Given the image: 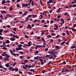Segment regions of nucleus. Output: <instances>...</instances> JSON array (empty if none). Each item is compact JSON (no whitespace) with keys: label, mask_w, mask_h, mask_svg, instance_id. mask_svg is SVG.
Masks as SVG:
<instances>
[{"label":"nucleus","mask_w":76,"mask_h":76,"mask_svg":"<svg viewBox=\"0 0 76 76\" xmlns=\"http://www.w3.org/2000/svg\"><path fill=\"white\" fill-rule=\"evenodd\" d=\"M6 2L5 1H3L1 2V4H4V3H6Z\"/></svg>","instance_id":"423d86ee"},{"label":"nucleus","mask_w":76,"mask_h":76,"mask_svg":"<svg viewBox=\"0 0 76 76\" xmlns=\"http://www.w3.org/2000/svg\"><path fill=\"white\" fill-rule=\"evenodd\" d=\"M4 50H7V49L6 48L4 47L3 48Z\"/></svg>","instance_id":"c9c22d12"},{"label":"nucleus","mask_w":76,"mask_h":76,"mask_svg":"<svg viewBox=\"0 0 76 76\" xmlns=\"http://www.w3.org/2000/svg\"><path fill=\"white\" fill-rule=\"evenodd\" d=\"M53 56H54V57H56V55L55 54H53Z\"/></svg>","instance_id":"0e129e2a"},{"label":"nucleus","mask_w":76,"mask_h":76,"mask_svg":"<svg viewBox=\"0 0 76 76\" xmlns=\"http://www.w3.org/2000/svg\"><path fill=\"white\" fill-rule=\"evenodd\" d=\"M45 20H42L41 21V22H44Z\"/></svg>","instance_id":"69168bd1"},{"label":"nucleus","mask_w":76,"mask_h":76,"mask_svg":"<svg viewBox=\"0 0 76 76\" xmlns=\"http://www.w3.org/2000/svg\"><path fill=\"white\" fill-rule=\"evenodd\" d=\"M66 34L69 35H70V34L69 33V31H66Z\"/></svg>","instance_id":"9b49d317"},{"label":"nucleus","mask_w":76,"mask_h":76,"mask_svg":"<svg viewBox=\"0 0 76 76\" xmlns=\"http://www.w3.org/2000/svg\"><path fill=\"white\" fill-rule=\"evenodd\" d=\"M37 47H39V48H41V46H40V45H37Z\"/></svg>","instance_id":"aec40b11"},{"label":"nucleus","mask_w":76,"mask_h":76,"mask_svg":"<svg viewBox=\"0 0 76 76\" xmlns=\"http://www.w3.org/2000/svg\"><path fill=\"white\" fill-rule=\"evenodd\" d=\"M28 47H30V46H31V45H32V44H28Z\"/></svg>","instance_id":"052dcab7"},{"label":"nucleus","mask_w":76,"mask_h":76,"mask_svg":"<svg viewBox=\"0 0 76 76\" xmlns=\"http://www.w3.org/2000/svg\"><path fill=\"white\" fill-rule=\"evenodd\" d=\"M20 44H25V43L24 42H21Z\"/></svg>","instance_id":"603ef678"},{"label":"nucleus","mask_w":76,"mask_h":76,"mask_svg":"<svg viewBox=\"0 0 76 76\" xmlns=\"http://www.w3.org/2000/svg\"><path fill=\"white\" fill-rule=\"evenodd\" d=\"M52 35V36H55V35H56V34L55 33H52L51 34Z\"/></svg>","instance_id":"393cba45"},{"label":"nucleus","mask_w":76,"mask_h":76,"mask_svg":"<svg viewBox=\"0 0 76 76\" xmlns=\"http://www.w3.org/2000/svg\"><path fill=\"white\" fill-rule=\"evenodd\" d=\"M23 68L24 69H26V67H25V66H23Z\"/></svg>","instance_id":"c03bdc74"},{"label":"nucleus","mask_w":76,"mask_h":76,"mask_svg":"<svg viewBox=\"0 0 76 76\" xmlns=\"http://www.w3.org/2000/svg\"><path fill=\"white\" fill-rule=\"evenodd\" d=\"M18 68L15 69V72H18Z\"/></svg>","instance_id":"13d9d810"},{"label":"nucleus","mask_w":76,"mask_h":76,"mask_svg":"<svg viewBox=\"0 0 76 76\" xmlns=\"http://www.w3.org/2000/svg\"><path fill=\"white\" fill-rule=\"evenodd\" d=\"M29 51H31V52H32V51H33L32 50V49H30Z\"/></svg>","instance_id":"e433bc0d"},{"label":"nucleus","mask_w":76,"mask_h":76,"mask_svg":"<svg viewBox=\"0 0 76 76\" xmlns=\"http://www.w3.org/2000/svg\"><path fill=\"white\" fill-rule=\"evenodd\" d=\"M47 38H51V36L50 35H48L47 36Z\"/></svg>","instance_id":"f8f14e48"},{"label":"nucleus","mask_w":76,"mask_h":76,"mask_svg":"<svg viewBox=\"0 0 76 76\" xmlns=\"http://www.w3.org/2000/svg\"><path fill=\"white\" fill-rule=\"evenodd\" d=\"M12 10V7H10V10Z\"/></svg>","instance_id":"e2e57ef3"},{"label":"nucleus","mask_w":76,"mask_h":76,"mask_svg":"<svg viewBox=\"0 0 76 76\" xmlns=\"http://www.w3.org/2000/svg\"><path fill=\"white\" fill-rule=\"evenodd\" d=\"M51 61H49V63L47 64V65H48L50 64H51Z\"/></svg>","instance_id":"a878e982"},{"label":"nucleus","mask_w":76,"mask_h":76,"mask_svg":"<svg viewBox=\"0 0 76 76\" xmlns=\"http://www.w3.org/2000/svg\"><path fill=\"white\" fill-rule=\"evenodd\" d=\"M75 47H76V46H74L72 47H71V48L73 49V48H75Z\"/></svg>","instance_id":"58836bf2"},{"label":"nucleus","mask_w":76,"mask_h":76,"mask_svg":"<svg viewBox=\"0 0 76 76\" xmlns=\"http://www.w3.org/2000/svg\"><path fill=\"white\" fill-rule=\"evenodd\" d=\"M9 65V63H8L7 64H6V66L7 67H8Z\"/></svg>","instance_id":"1a4fd4ad"},{"label":"nucleus","mask_w":76,"mask_h":76,"mask_svg":"<svg viewBox=\"0 0 76 76\" xmlns=\"http://www.w3.org/2000/svg\"><path fill=\"white\" fill-rule=\"evenodd\" d=\"M22 49V48L19 47L18 48H16V50H21Z\"/></svg>","instance_id":"f03ea898"},{"label":"nucleus","mask_w":76,"mask_h":76,"mask_svg":"<svg viewBox=\"0 0 76 76\" xmlns=\"http://www.w3.org/2000/svg\"><path fill=\"white\" fill-rule=\"evenodd\" d=\"M30 61H31V62H34V60H30Z\"/></svg>","instance_id":"864d4df0"},{"label":"nucleus","mask_w":76,"mask_h":76,"mask_svg":"<svg viewBox=\"0 0 76 76\" xmlns=\"http://www.w3.org/2000/svg\"><path fill=\"white\" fill-rule=\"evenodd\" d=\"M13 16H12V15H9V17H13Z\"/></svg>","instance_id":"680f3d73"},{"label":"nucleus","mask_w":76,"mask_h":76,"mask_svg":"<svg viewBox=\"0 0 76 76\" xmlns=\"http://www.w3.org/2000/svg\"><path fill=\"white\" fill-rule=\"evenodd\" d=\"M30 70H31V71H33V72H35V70H33V69H30Z\"/></svg>","instance_id":"8fccbe9b"},{"label":"nucleus","mask_w":76,"mask_h":76,"mask_svg":"<svg viewBox=\"0 0 76 76\" xmlns=\"http://www.w3.org/2000/svg\"><path fill=\"white\" fill-rule=\"evenodd\" d=\"M28 4L27 3L26 4H25V7H27L28 6Z\"/></svg>","instance_id":"7c9ffc66"},{"label":"nucleus","mask_w":76,"mask_h":76,"mask_svg":"<svg viewBox=\"0 0 76 76\" xmlns=\"http://www.w3.org/2000/svg\"><path fill=\"white\" fill-rule=\"evenodd\" d=\"M25 37H26V38H29L28 36H27V35L26 34H25Z\"/></svg>","instance_id":"5701e85b"},{"label":"nucleus","mask_w":76,"mask_h":76,"mask_svg":"<svg viewBox=\"0 0 76 76\" xmlns=\"http://www.w3.org/2000/svg\"><path fill=\"white\" fill-rule=\"evenodd\" d=\"M65 70V69H64V68L62 69V72H64Z\"/></svg>","instance_id":"412c9836"},{"label":"nucleus","mask_w":76,"mask_h":76,"mask_svg":"<svg viewBox=\"0 0 76 76\" xmlns=\"http://www.w3.org/2000/svg\"><path fill=\"white\" fill-rule=\"evenodd\" d=\"M13 68H12V67H10V68H9V70H12V69Z\"/></svg>","instance_id":"09e8293b"},{"label":"nucleus","mask_w":76,"mask_h":76,"mask_svg":"<svg viewBox=\"0 0 76 76\" xmlns=\"http://www.w3.org/2000/svg\"><path fill=\"white\" fill-rule=\"evenodd\" d=\"M23 56H20L19 57V58L20 59L21 58H23Z\"/></svg>","instance_id":"4c0bfd02"},{"label":"nucleus","mask_w":76,"mask_h":76,"mask_svg":"<svg viewBox=\"0 0 76 76\" xmlns=\"http://www.w3.org/2000/svg\"><path fill=\"white\" fill-rule=\"evenodd\" d=\"M58 47H59V46H56V48H58Z\"/></svg>","instance_id":"de8ad7c7"},{"label":"nucleus","mask_w":76,"mask_h":76,"mask_svg":"<svg viewBox=\"0 0 76 76\" xmlns=\"http://www.w3.org/2000/svg\"><path fill=\"white\" fill-rule=\"evenodd\" d=\"M73 7H76V4H74L73 5Z\"/></svg>","instance_id":"774afa93"},{"label":"nucleus","mask_w":76,"mask_h":76,"mask_svg":"<svg viewBox=\"0 0 76 76\" xmlns=\"http://www.w3.org/2000/svg\"><path fill=\"white\" fill-rule=\"evenodd\" d=\"M19 53H20V54H23L24 53L22 51H20Z\"/></svg>","instance_id":"c756f323"},{"label":"nucleus","mask_w":76,"mask_h":76,"mask_svg":"<svg viewBox=\"0 0 76 76\" xmlns=\"http://www.w3.org/2000/svg\"><path fill=\"white\" fill-rule=\"evenodd\" d=\"M42 41H43L44 42H45V40L43 38H42Z\"/></svg>","instance_id":"2eb2a0df"},{"label":"nucleus","mask_w":76,"mask_h":76,"mask_svg":"<svg viewBox=\"0 0 76 76\" xmlns=\"http://www.w3.org/2000/svg\"><path fill=\"white\" fill-rule=\"evenodd\" d=\"M72 31H75V29L74 28H72Z\"/></svg>","instance_id":"49530a36"},{"label":"nucleus","mask_w":76,"mask_h":76,"mask_svg":"<svg viewBox=\"0 0 76 76\" xmlns=\"http://www.w3.org/2000/svg\"><path fill=\"white\" fill-rule=\"evenodd\" d=\"M6 53V52H3V53L1 54L2 56H6V55H7V54Z\"/></svg>","instance_id":"f257e3e1"},{"label":"nucleus","mask_w":76,"mask_h":76,"mask_svg":"<svg viewBox=\"0 0 76 76\" xmlns=\"http://www.w3.org/2000/svg\"><path fill=\"white\" fill-rule=\"evenodd\" d=\"M3 29H1L0 30V33H2V32H3Z\"/></svg>","instance_id":"a211bd4d"},{"label":"nucleus","mask_w":76,"mask_h":76,"mask_svg":"<svg viewBox=\"0 0 76 76\" xmlns=\"http://www.w3.org/2000/svg\"><path fill=\"white\" fill-rule=\"evenodd\" d=\"M35 52V53H37V54H38L39 53V51L38 50L36 51Z\"/></svg>","instance_id":"a19ab883"},{"label":"nucleus","mask_w":76,"mask_h":76,"mask_svg":"<svg viewBox=\"0 0 76 76\" xmlns=\"http://www.w3.org/2000/svg\"><path fill=\"white\" fill-rule=\"evenodd\" d=\"M22 27H23V26H19V28H22Z\"/></svg>","instance_id":"bf43d9fd"},{"label":"nucleus","mask_w":76,"mask_h":76,"mask_svg":"<svg viewBox=\"0 0 76 76\" xmlns=\"http://www.w3.org/2000/svg\"><path fill=\"white\" fill-rule=\"evenodd\" d=\"M17 6L18 7H19L20 5H19V4H17Z\"/></svg>","instance_id":"72a5a7b5"},{"label":"nucleus","mask_w":76,"mask_h":76,"mask_svg":"<svg viewBox=\"0 0 76 76\" xmlns=\"http://www.w3.org/2000/svg\"><path fill=\"white\" fill-rule=\"evenodd\" d=\"M64 43H65V42H63L61 44V45H63L64 44Z\"/></svg>","instance_id":"39448f33"},{"label":"nucleus","mask_w":76,"mask_h":76,"mask_svg":"<svg viewBox=\"0 0 76 76\" xmlns=\"http://www.w3.org/2000/svg\"><path fill=\"white\" fill-rule=\"evenodd\" d=\"M34 59H35L36 60H37V59H38V56H37L36 57H34Z\"/></svg>","instance_id":"2f4dec72"},{"label":"nucleus","mask_w":76,"mask_h":76,"mask_svg":"<svg viewBox=\"0 0 76 76\" xmlns=\"http://www.w3.org/2000/svg\"><path fill=\"white\" fill-rule=\"evenodd\" d=\"M50 56H51V54H50V55H47L45 57H48V58H49V57H50Z\"/></svg>","instance_id":"0eeeda50"},{"label":"nucleus","mask_w":76,"mask_h":76,"mask_svg":"<svg viewBox=\"0 0 76 76\" xmlns=\"http://www.w3.org/2000/svg\"><path fill=\"white\" fill-rule=\"evenodd\" d=\"M62 64H66V61H64L62 63Z\"/></svg>","instance_id":"b1692460"},{"label":"nucleus","mask_w":76,"mask_h":76,"mask_svg":"<svg viewBox=\"0 0 76 76\" xmlns=\"http://www.w3.org/2000/svg\"><path fill=\"white\" fill-rule=\"evenodd\" d=\"M40 16H41V18H40V19H42L43 17L42 16V15H41Z\"/></svg>","instance_id":"ea45409f"},{"label":"nucleus","mask_w":76,"mask_h":76,"mask_svg":"<svg viewBox=\"0 0 76 76\" xmlns=\"http://www.w3.org/2000/svg\"><path fill=\"white\" fill-rule=\"evenodd\" d=\"M6 56V57H7L8 58L10 57V56L9 55H7H7H6V56Z\"/></svg>","instance_id":"4468645a"},{"label":"nucleus","mask_w":76,"mask_h":76,"mask_svg":"<svg viewBox=\"0 0 76 76\" xmlns=\"http://www.w3.org/2000/svg\"><path fill=\"white\" fill-rule=\"evenodd\" d=\"M24 62L25 63H28V61H27V60H25L24 61Z\"/></svg>","instance_id":"4d7b16f0"},{"label":"nucleus","mask_w":76,"mask_h":76,"mask_svg":"<svg viewBox=\"0 0 76 76\" xmlns=\"http://www.w3.org/2000/svg\"><path fill=\"white\" fill-rule=\"evenodd\" d=\"M34 67V66H28V67H29V69H30V68H31V67Z\"/></svg>","instance_id":"4be33fe9"},{"label":"nucleus","mask_w":76,"mask_h":76,"mask_svg":"<svg viewBox=\"0 0 76 76\" xmlns=\"http://www.w3.org/2000/svg\"><path fill=\"white\" fill-rule=\"evenodd\" d=\"M28 27H29V28L30 29H31V28H32V27H31V25H30L28 24Z\"/></svg>","instance_id":"9d476101"},{"label":"nucleus","mask_w":76,"mask_h":76,"mask_svg":"<svg viewBox=\"0 0 76 76\" xmlns=\"http://www.w3.org/2000/svg\"><path fill=\"white\" fill-rule=\"evenodd\" d=\"M1 13L5 14L6 13V11H1Z\"/></svg>","instance_id":"ddd939ff"},{"label":"nucleus","mask_w":76,"mask_h":76,"mask_svg":"<svg viewBox=\"0 0 76 76\" xmlns=\"http://www.w3.org/2000/svg\"><path fill=\"white\" fill-rule=\"evenodd\" d=\"M52 58H53V56H51L50 57H49V59H52Z\"/></svg>","instance_id":"c85d7f7f"},{"label":"nucleus","mask_w":76,"mask_h":76,"mask_svg":"<svg viewBox=\"0 0 76 76\" xmlns=\"http://www.w3.org/2000/svg\"><path fill=\"white\" fill-rule=\"evenodd\" d=\"M49 3H53V0H50L49 1Z\"/></svg>","instance_id":"dca6fc26"},{"label":"nucleus","mask_w":76,"mask_h":76,"mask_svg":"<svg viewBox=\"0 0 76 76\" xmlns=\"http://www.w3.org/2000/svg\"><path fill=\"white\" fill-rule=\"evenodd\" d=\"M15 39H15V38H13L12 37L11 38V39L10 40H11V41H15Z\"/></svg>","instance_id":"7ed1b4c3"},{"label":"nucleus","mask_w":76,"mask_h":76,"mask_svg":"<svg viewBox=\"0 0 76 76\" xmlns=\"http://www.w3.org/2000/svg\"><path fill=\"white\" fill-rule=\"evenodd\" d=\"M19 13L20 15H21V14H22V12H20Z\"/></svg>","instance_id":"5fc2aeb1"},{"label":"nucleus","mask_w":76,"mask_h":76,"mask_svg":"<svg viewBox=\"0 0 76 76\" xmlns=\"http://www.w3.org/2000/svg\"><path fill=\"white\" fill-rule=\"evenodd\" d=\"M55 53V52H54L53 51H52L51 52V54H52V55H54V54Z\"/></svg>","instance_id":"20e7f679"},{"label":"nucleus","mask_w":76,"mask_h":76,"mask_svg":"<svg viewBox=\"0 0 76 76\" xmlns=\"http://www.w3.org/2000/svg\"><path fill=\"white\" fill-rule=\"evenodd\" d=\"M73 26L75 28V27H76V24H75Z\"/></svg>","instance_id":"6e6d98bb"},{"label":"nucleus","mask_w":76,"mask_h":76,"mask_svg":"<svg viewBox=\"0 0 76 76\" xmlns=\"http://www.w3.org/2000/svg\"><path fill=\"white\" fill-rule=\"evenodd\" d=\"M4 33H7V32H8V30H6L5 31H4Z\"/></svg>","instance_id":"bb28decb"},{"label":"nucleus","mask_w":76,"mask_h":76,"mask_svg":"<svg viewBox=\"0 0 76 76\" xmlns=\"http://www.w3.org/2000/svg\"><path fill=\"white\" fill-rule=\"evenodd\" d=\"M33 18H36L37 17V15H34L33 16Z\"/></svg>","instance_id":"cd10ccee"},{"label":"nucleus","mask_w":76,"mask_h":76,"mask_svg":"<svg viewBox=\"0 0 76 76\" xmlns=\"http://www.w3.org/2000/svg\"><path fill=\"white\" fill-rule=\"evenodd\" d=\"M32 16L29 15H28V16L27 17V18H31V17Z\"/></svg>","instance_id":"f704fd0d"},{"label":"nucleus","mask_w":76,"mask_h":76,"mask_svg":"<svg viewBox=\"0 0 76 76\" xmlns=\"http://www.w3.org/2000/svg\"><path fill=\"white\" fill-rule=\"evenodd\" d=\"M6 2L7 3H10V1H7Z\"/></svg>","instance_id":"338daca9"},{"label":"nucleus","mask_w":76,"mask_h":76,"mask_svg":"<svg viewBox=\"0 0 76 76\" xmlns=\"http://www.w3.org/2000/svg\"><path fill=\"white\" fill-rule=\"evenodd\" d=\"M65 8H66V9H69V6H66L65 7Z\"/></svg>","instance_id":"a18cd8bd"},{"label":"nucleus","mask_w":76,"mask_h":76,"mask_svg":"<svg viewBox=\"0 0 76 76\" xmlns=\"http://www.w3.org/2000/svg\"><path fill=\"white\" fill-rule=\"evenodd\" d=\"M16 65V63H14V64H13L12 66H15Z\"/></svg>","instance_id":"3c124183"},{"label":"nucleus","mask_w":76,"mask_h":76,"mask_svg":"<svg viewBox=\"0 0 76 76\" xmlns=\"http://www.w3.org/2000/svg\"><path fill=\"white\" fill-rule=\"evenodd\" d=\"M48 26H47V25H45L44 26V27H45V28H47V27Z\"/></svg>","instance_id":"37998d69"},{"label":"nucleus","mask_w":76,"mask_h":76,"mask_svg":"<svg viewBox=\"0 0 76 76\" xmlns=\"http://www.w3.org/2000/svg\"><path fill=\"white\" fill-rule=\"evenodd\" d=\"M22 45L21 44H20L18 46V47H22Z\"/></svg>","instance_id":"6ab92c4d"},{"label":"nucleus","mask_w":76,"mask_h":76,"mask_svg":"<svg viewBox=\"0 0 76 76\" xmlns=\"http://www.w3.org/2000/svg\"><path fill=\"white\" fill-rule=\"evenodd\" d=\"M4 60L5 61H6V60H8L9 59L8 58H4Z\"/></svg>","instance_id":"f3484780"},{"label":"nucleus","mask_w":76,"mask_h":76,"mask_svg":"<svg viewBox=\"0 0 76 76\" xmlns=\"http://www.w3.org/2000/svg\"><path fill=\"white\" fill-rule=\"evenodd\" d=\"M6 43L7 44H9L10 43V41H9V40H7L6 41Z\"/></svg>","instance_id":"6e6552de"},{"label":"nucleus","mask_w":76,"mask_h":76,"mask_svg":"<svg viewBox=\"0 0 76 76\" xmlns=\"http://www.w3.org/2000/svg\"><path fill=\"white\" fill-rule=\"evenodd\" d=\"M13 30L14 31H16V28H14Z\"/></svg>","instance_id":"79ce46f5"},{"label":"nucleus","mask_w":76,"mask_h":76,"mask_svg":"<svg viewBox=\"0 0 76 76\" xmlns=\"http://www.w3.org/2000/svg\"><path fill=\"white\" fill-rule=\"evenodd\" d=\"M48 8H49V9H51V7H50V5L49 4L48 5Z\"/></svg>","instance_id":"473e14b6"}]
</instances>
